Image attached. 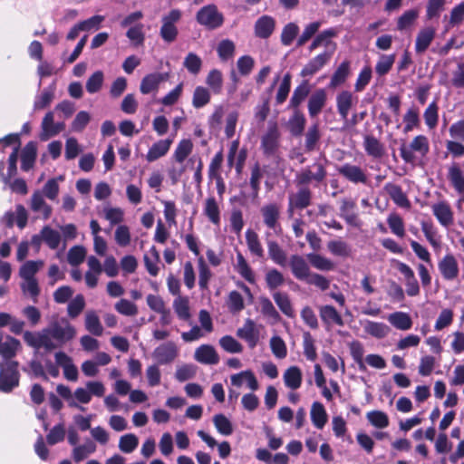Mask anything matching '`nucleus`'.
Returning <instances> with one entry per match:
<instances>
[{"instance_id": "obj_1", "label": "nucleus", "mask_w": 464, "mask_h": 464, "mask_svg": "<svg viewBox=\"0 0 464 464\" xmlns=\"http://www.w3.org/2000/svg\"><path fill=\"white\" fill-rule=\"evenodd\" d=\"M76 336L75 327L66 319L53 320L46 327L37 332L25 331L24 341L31 348L44 349L50 353L63 347Z\"/></svg>"}, {"instance_id": "obj_2", "label": "nucleus", "mask_w": 464, "mask_h": 464, "mask_svg": "<svg viewBox=\"0 0 464 464\" xmlns=\"http://www.w3.org/2000/svg\"><path fill=\"white\" fill-rule=\"evenodd\" d=\"M288 265L293 276L298 281L313 285L322 291L330 287V280L323 275L312 272L309 264L301 255H292L288 259Z\"/></svg>"}, {"instance_id": "obj_3", "label": "nucleus", "mask_w": 464, "mask_h": 464, "mask_svg": "<svg viewBox=\"0 0 464 464\" xmlns=\"http://www.w3.org/2000/svg\"><path fill=\"white\" fill-rule=\"evenodd\" d=\"M326 176L325 166L321 162H314L296 173L295 183L298 186H305L313 182L318 185L325 180Z\"/></svg>"}, {"instance_id": "obj_4", "label": "nucleus", "mask_w": 464, "mask_h": 464, "mask_svg": "<svg viewBox=\"0 0 464 464\" xmlns=\"http://www.w3.org/2000/svg\"><path fill=\"white\" fill-rule=\"evenodd\" d=\"M182 13L179 9H172L161 17L160 35L165 43L170 44L176 41L179 29L177 24L180 21Z\"/></svg>"}, {"instance_id": "obj_5", "label": "nucleus", "mask_w": 464, "mask_h": 464, "mask_svg": "<svg viewBox=\"0 0 464 464\" xmlns=\"http://www.w3.org/2000/svg\"><path fill=\"white\" fill-rule=\"evenodd\" d=\"M197 22L208 30L219 28L224 23V15L217 5H208L201 7L196 14Z\"/></svg>"}, {"instance_id": "obj_6", "label": "nucleus", "mask_w": 464, "mask_h": 464, "mask_svg": "<svg viewBox=\"0 0 464 464\" xmlns=\"http://www.w3.org/2000/svg\"><path fill=\"white\" fill-rule=\"evenodd\" d=\"M17 362H9L5 366L0 362V391L10 392L19 384V372Z\"/></svg>"}, {"instance_id": "obj_7", "label": "nucleus", "mask_w": 464, "mask_h": 464, "mask_svg": "<svg viewBox=\"0 0 464 464\" xmlns=\"http://www.w3.org/2000/svg\"><path fill=\"white\" fill-rule=\"evenodd\" d=\"M179 352V347L173 341H167L157 346L151 356L158 364L167 365L177 359Z\"/></svg>"}, {"instance_id": "obj_8", "label": "nucleus", "mask_w": 464, "mask_h": 464, "mask_svg": "<svg viewBox=\"0 0 464 464\" xmlns=\"http://www.w3.org/2000/svg\"><path fill=\"white\" fill-rule=\"evenodd\" d=\"M312 191L309 188L303 186L295 193H291L288 197L287 213L293 216L295 209H304L311 204Z\"/></svg>"}, {"instance_id": "obj_9", "label": "nucleus", "mask_w": 464, "mask_h": 464, "mask_svg": "<svg viewBox=\"0 0 464 464\" xmlns=\"http://www.w3.org/2000/svg\"><path fill=\"white\" fill-rule=\"evenodd\" d=\"M336 169L341 176L353 184H366L368 181L365 170L357 165L344 163Z\"/></svg>"}, {"instance_id": "obj_10", "label": "nucleus", "mask_w": 464, "mask_h": 464, "mask_svg": "<svg viewBox=\"0 0 464 464\" xmlns=\"http://www.w3.org/2000/svg\"><path fill=\"white\" fill-rule=\"evenodd\" d=\"M264 224L276 233L280 230L279 218L281 208L276 203L264 205L260 209Z\"/></svg>"}, {"instance_id": "obj_11", "label": "nucleus", "mask_w": 464, "mask_h": 464, "mask_svg": "<svg viewBox=\"0 0 464 464\" xmlns=\"http://www.w3.org/2000/svg\"><path fill=\"white\" fill-rule=\"evenodd\" d=\"M30 208L32 211L37 213L39 217L46 220L50 218L53 208L44 200V197L40 190H35L30 199Z\"/></svg>"}, {"instance_id": "obj_12", "label": "nucleus", "mask_w": 464, "mask_h": 464, "mask_svg": "<svg viewBox=\"0 0 464 464\" xmlns=\"http://www.w3.org/2000/svg\"><path fill=\"white\" fill-rule=\"evenodd\" d=\"M280 133L276 123H270L266 134L262 137V148L266 154H273L278 147Z\"/></svg>"}, {"instance_id": "obj_13", "label": "nucleus", "mask_w": 464, "mask_h": 464, "mask_svg": "<svg viewBox=\"0 0 464 464\" xmlns=\"http://www.w3.org/2000/svg\"><path fill=\"white\" fill-rule=\"evenodd\" d=\"M334 49V48H333L330 52H324L323 53H320L312 60H310L302 69L301 76H311L316 73L330 60Z\"/></svg>"}, {"instance_id": "obj_14", "label": "nucleus", "mask_w": 464, "mask_h": 464, "mask_svg": "<svg viewBox=\"0 0 464 464\" xmlns=\"http://www.w3.org/2000/svg\"><path fill=\"white\" fill-rule=\"evenodd\" d=\"M327 93L324 89L314 91L308 100V112L314 118L316 117L326 104Z\"/></svg>"}, {"instance_id": "obj_15", "label": "nucleus", "mask_w": 464, "mask_h": 464, "mask_svg": "<svg viewBox=\"0 0 464 464\" xmlns=\"http://www.w3.org/2000/svg\"><path fill=\"white\" fill-rule=\"evenodd\" d=\"M439 270L446 280H454L459 275V265L452 255H446L439 262Z\"/></svg>"}, {"instance_id": "obj_16", "label": "nucleus", "mask_w": 464, "mask_h": 464, "mask_svg": "<svg viewBox=\"0 0 464 464\" xmlns=\"http://www.w3.org/2000/svg\"><path fill=\"white\" fill-rule=\"evenodd\" d=\"M194 358L200 363L214 365L218 363L219 356L215 348L209 344H202L198 347Z\"/></svg>"}, {"instance_id": "obj_17", "label": "nucleus", "mask_w": 464, "mask_h": 464, "mask_svg": "<svg viewBox=\"0 0 464 464\" xmlns=\"http://www.w3.org/2000/svg\"><path fill=\"white\" fill-rule=\"evenodd\" d=\"M356 203L348 198H343L340 207V216L347 224L358 227L361 225L358 215L355 212Z\"/></svg>"}, {"instance_id": "obj_18", "label": "nucleus", "mask_w": 464, "mask_h": 464, "mask_svg": "<svg viewBox=\"0 0 464 464\" xmlns=\"http://www.w3.org/2000/svg\"><path fill=\"white\" fill-rule=\"evenodd\" d=\"M237 335L247 342L251 348H254L257 344L258 331L256 329V324L251 319H246L244 325L237 329Z\"/></svg>"}, {"instance_id": "obj_19", "label": "nucleus", "mask_w": 464, "mask_h": 464, "mask_svg": "<svg viewBox=\"0 0 464 464\" xmlns=\"http://www.w3.org/2000/svg\"><path fill=\"white\" fill-rule=\"evenodd\" d=\"M168 77V73L160 72H154L146 75L140 82V90L141 93L148 94L158 90L160 83L166 81Z\"/></svg>"}, {"instance_id": "obj_20", "label": "nucleus", "mask_w": 464, "mask_h": 464, "mask_svg": "<svg viewBox=\"0 0 464 464\" xmlns=\"http://www.w3.org/2000/svg\"><path fill=\"white\" fill-rule=\"evenodd\" d=\"M276 20L269 15H262L255 23V34L256 37L266 39L274 32Z\"/></svg>"}, {"instance_id": "obj_21", "label": "nucleus", "mask_w": 464, "mask_h": 464, "mask_svg": "<svg viewBox=\"0 0 464 464\" xmlns=\"http://www.w3.org/2000/svg\"><path fill=\"white\" fill-rule=\"evenodd\" d=\"M433 215L443 227H450L453 223V213L450 205L444 201L432 206Z\"/></svg>"}, {"instance_id": "obj_22", "label": "nucleus", "mask_w": 464, "mask_h": 464, "mask_svg": "<svg viewBox=\"0 0 464 464\" xmlns=\"http://www.w3.org/2000/svg\"><path fill=\"white\" fill-rule=\"evenodd\" d=\"M436 31L432 27H425L421 29L417 36L415 42V51L417 53H423L432 43L435 37Z\"/></svg>"}, {"instance_id": "obj_23", "label": "nucleus", "mask_w": 464, "mask_h": 464, "mask_svg": "<svg viewBox=\"0 0 464 464\" xmlns=\"http://www.w3.org/2000/svg\"><path fill=\"white\" fill-rule=\"evenodd\" d=\"M56 84L53 82L44 89L42 92L35 96L34 102V111H41L47 108L54 99Z\"/></svg>"}, {"instance_id": "obj_24", "label": "nucleus", "mask_w": 464, "mask_h": 464, "mask_svg": "<svg viewBox=\"0 0 464 464\" xmlns=\"http://www.w3.org/2000/svg\"><path fill=\"white\" fill-rule=\"evenodd\" d=\"M171 143L172 140L170 139L160 140L153 143L147 152L146 160L149 162H153L160 158L164 157L169 150Z\"/></svg>"}, {"instance_id": "obj_25", "label": "nucleus", "mask_w": 464, "mask_h": 464, "mask_svg": "<svg viewBox=\"0 0 464 464\" xmlns=\"http://www.w3.org/2000/svg\"><path fill=\"white\" fill-rule=\"evenodd\" d=\"M230 382L233 386L237 388L241 387L245 382L252 391H256L259 387L256 376L249 370L231 375Z\"/></svg>"}, {"instance_id": "obj_26", "label": "nucleus", "mask_w": 464, "mask_h": 464, "mask_svg": "<svg viewBox=\"0 0 464 464\" xmlns=\"http://www.w3.org/2000/svg\"><path fill=\"white\" fill-rule=\"evenodd\" d=\"M63 128V123H54V115L53 111L45 114L42 121V139L46 140L59 133Z\"/></svg>"}, {"instance_id": "obj_27", "label": "nucleus", "mask_w": 464, "mask_h": 464, "mask_svg": "<svg viewBox=\"0 0 464 464\" xmlns=\"http://www.w3.org/2000/svg\"><path fill=\"white\" fill-rule=\"evenodd\" d=\"M384 189L393 202L399 207L404 208H409L411 207L410 200L400 186L393 183H388L385 185Z\"/></svg>"}, {"instance_id": "obj_28", "label": "nucleus", "mask_w": 464, "mask_h": 464, "mask_svg": "<svg viewBox=\"0 0 464 464\" xmlns=\"http://www.w3.org/2000/svg\"><path fill=\"white\" fill-rule=\"evenodd\" d=\"M283 380L287 388L294 391L299 389L303 381V374L300 368L297 366L287 368L283 374Z\"/></svg>"}, {"instance_id": "obj_29", "label": "nucleus", "mask_w": 464, "mask_h": 464, "mask_svg": "<svg viewBox=\"0 0 464 464\" xmlns=\"http://www.w3.org/2000/svg\"><path fill=\"white\" fill-rule=\"evenodd\" d=\"M203 212L212 224L216 226L220 224V208L214 197H208L206 198Z\"/></svg>"}, {"instance_id": "obj_30", "label": "nucleus", "mask_w": 464, "mask_h": 464, "mask_svg": "<svg viewBox=\"0 0 464 464\" xmlns=\"http://www.w3.org/2000/svg\"><path fill=\"white\" fill-rule=\"evenodd\" d=\"M353 104V94L348 91L341 92L336 97L337 111L343 120L347 121L349 111Z\"/></svg>"}, {"instance_id": "obj_31", "label": "nucleus", "mask_w": 464, "mask_h": 464, "mask_svg": "<svg viewBox=\"0 0 464 464\" xmlns=\"http://www.w3.org/2000/svg\"><path fill=\"white\" fill-rule=\"evenodd\" d=\"M21 349V343L19 340L7 335L2 342L0 341V354L5 359H11L16 355V353Z\"/></svg>"}, {"instance_id": "obj_32", "label": "nucleus", "mask_w": 464, "mask_h": 464, "mask_svg": "<svg viewBox=\"0 0 464 464\" xmlns=\"http://www.w3.org/2000/svg\"><path fill=\"white\" fill-rule=\"evenodd\" d=\"M319 312L320 317L325 324L330 325L335 324L339 326H343L344 322L341 314L333 305H323L320 307Z\"/></svg>"}, {"instance_id": "obj_33", "label": "nucleus", "mask_w": 464, "mask_h": 464, "mask_svg": "<svg viewBox=\"0 0 464 464\" xmlns=\"http://www.w3.org/2000/svg\"><path fill=\"white\" fill-rule=\"evenodd\" d=\"M448 178L459 194L464 193V174L457 163L449 167Z\"/></svg>"}, {"instance_id": "obj_34", "label": "nucleus", "mask_w": 464, "mask_h": 464, "mask_svg": "<svg viewBox=\"0 0 464 464\" xmlns=\"http://www.w3.org/2000/svg\"><path fill=\"white\" fill-rule=\"evenodd\" d=\"M84 325L85 329L92 335L101 336L103 334V327L95 311L86 312Z\"/></svg>"}, {"instance_id": "obj_35", "label": "nucleus", "mask_w": 464, "mask_h": 464, "mask_svg": "<svg viewBox=\"0 0 464 464\" xmlns=\"http://www.w3.org/2000/svg\"><path fill=\"white\" fill-rule=\"evenodd\" d=\"M311 420L317 429H323L327 422V413L324 405L319 401H314L311 407Z\"/></svg>"}, {"instance_id": "obj_36", "label": "nucleus", "mask_w": 464, "mask_h": 464, "mask_svg": "<svg viewBox=\"0 0 464 464\" xmlns=\"http://www.w3.org/2000/svg\"><path fill=\"white\" fill-rule=\"evenodd\" d=\"M173 309L179 319L186 322L189 321L191 314L188 297L182 295L177 296L173 301Z\"/></svg>"}, {"instance_id": "obj_37", "label": "nucleus", "mask_w": 464, "mask_h": 464, "mask_svg": "<svg viewBox=\"0 0 464 464\" xmlns=\"http://www.w3.org/2000/svg\"><path fill=\"white\" fill-rule=\"evenodd\" d=\"M273 299L285 315L289 318H293L295 316V311L292 303L286 293L275 292L273 294Z\"/></svg>"}, {"instance_id": "obj_38", "label": "nucleus", "mask_w": 464, "mask_h": 464, "mask_svg": "<svg viewBox=\"0 0 464 464\" xmlns=\"http://www.w3.org/2000/svg\"><path fill=\"white\" fill-rule=\"evenodd\" d=\"M363 147L367 154L373 158H381L384 153L383 145L378 139L372 135H366L364 137Z\"/></svg>"}, {"instance_id": "obj_39", "label": "nucleus", "mask_w": 464, "mask_h": 464, "mask_svg": "<svg viewBox=\"0 0 464 464\" xmlns=\"http://www.w3.org/2000/svg\"><path fill=\"white\" fill-rule=\"evenodd\" d=\"M388 321L395 328L402 331L409 330L412 326L411 316L403 312H395L389 314Z\"/></svg>"}, {"instance_id": "obj_40", "label": "nucleus", "mask_w": 464, "mask_h": 464, "mask_svg": "<svg viewBox=\"0 0 464 464\" xmlns=\"http://www.w3.org/2000/svg\"><path fill=\"white\" fill-rule=\"evenodd\" d=\"M363 329L368 334L379 339L385 337L390 332L389 326L385 324L369 320L363 323Z\"/></svg>"}, {"instance_id": "obj_41", "label": "nucleus", "mask_w": 464, "mask_h": 464, "mask_svg": "<svg viewBox=\"0 0 464 464\" xmlns=\"http://www.w3.org/2000/svg\"><path fill=\"white\" fill-rule=\"evenodd\" d=\"M311 92V86L307 81H303L294 91L290 99V107H298L308 96Z\"/></svg>"}, {"instance_id": "obj_42", "label": "nucleus", "mask_w": 464, "mask_h": 464, "mask_svg": "<svg viewBox=\"0 0 464 464\" xmlns=\"http://www.w3.org/2000/svg\"><path fill=\"white\" fill-rule=\"evenodd\" d=\"M307 258L311 266L320 271H332L335 267L334 263L331 259L319 254H308Z\"/></svg>"}, {"instance_id": "obj_43", "label": "nucleus", "mask_w": 464, "mask_h": 464, "mask_svg": "<svg viewBox=\"0 0 464 464\" xmlns=\"http://www.w3.org/2000/svg\"><path fill=\"white\" fill-rule=\"evenodd\" d=\"M96 451V445L93 441L88 440L84 444L75 446L72 450V459L75 462H80L91 454Z\"/></svg>"}, {"instance_id": "obj_44", "label": "nucleus", "mask_w": 464, "mask_h": 464, "mask_svg": "<svg viewBox=\"0 0 464 464\" xmlns=\"http://www.w3.org/2000/svg\"><path fill=\"white\" fill-rule=\"evenodd\" d=\"M268 255L270 258L278 266H285L287 263V256L285 252L280 247L276 241H269L267 243Z\"/></svg>"}, {"instance_id": "obj_45", "label": "nucleus", "mask_w": 464, "mask_h": 464, "mask_svg": "<svg viewBox=\"0 0 464 464\" xmlns=\"http://www.w3.org/2000/svg\"><path fill=\"white\" fill-rule=\"evenodd\" d=\"M265 281L266 287L270 291H273L285 284V276L276 268H271L266 273Z\"/></svg>"}, {"instance_id": "obj_46", "label": "nucleus", "mask_w": 464, "mask_h": 464, "mask_svg": "<svg viewBox=\"0 0 464 464\" xmlns=\"http://www.w3.org/2000/svg\"><path fill=\"white\" fill-rule=\"evenodd\" d=\"M235 269L244 279L249 283L255 282L254 273L240 252H237V264L235 265Z\"/></svg>"}, {"instance_id": "obj_47", "label": "nucleus", "mask_w": 464, "mask_h": 464, "mask_svg": "<svg viewBox=\"0 0 464 464\" xmlns=\"http://www.w3.org/2000/svg\"><path fill=\"white\" fill-rule=\"evenodd\" d=\"M306 123L305 117L299 111H295L288 121L289 130L293 136L302 135Z\"/></svg>"}, {"instance_id": "obj_48", "label": "nucleus", "mask_w": 464, "mask_h": 464, "mask_svg": "<svg viewBox=\"0 0 464 464\" xmlns=\"http://www.w3.org/2000/svg\"><path fill=\"white\" fill-rule=\"evenodd\" d=\"M22 169L24 171L29 170L34 163L36 158V147L34 142H29L25 145L22 151Z\"/></svg>"}, {"instance_id": "obj_49", "label": "nucleus", "mask_w": 464, "mask_h": 464, "mask_svg": "<svg viewBox=\"0 0 464 464\" xmlns=\"http://www.w3.org/2000/svg\"><path fill=\"white\" fill-rule=\"evenodd\" d=\"M206 84L215 93H220L223 86V75L222 72L218 69H212L207 75Z\"/></svg>"}, {"instance_id": "obj_50", "label": "nucleus", "mask_w": 464, "mask_h": 464, "mask_svg": "<svg viewBox=\"0 0 464 464\" xmlns=\"http://www.w3.org/2000/svg\"><path fill=\"white\" fill-rule=\"evenodd\" d=\"M210 92L204 86H197L193 92L192 105L196 109L206 106L210 102Z\"/></svg>"}, {"instance_id": "obj_51", "label": "nucleus", "mask_w": 464, "mask_h": 464, "mask_svg": "<svg viewBox=\"0 0 464 464\" xmlns=\"http://www.w3.org/2000/svg\"><path fill=\"white\" fill-rule=\"evenodd\" d=\"M246 241L249 251L257 257H263L264 249L261 246L257 234L248 229L246 232Z\"/></svg>"}, {"instance_id": "obj_52", "label": "nucleus", "mask_w": 464, "mask_h": 464, "mask_svg": "<svg viewBox=\"0 0 464 464\" xmlns=\"http://www.w3.org/2000/svg\"><path fill=\"white\" fill-rule=\"evenodd\" d=\"M41 237L51 249H56L61 242L60 233L48 226L41 230Z\"/></svg>"}, {"instance_id": "obj_53", "label": "nucleus", "mask_w": 464, "mask_h": 464, "mask_svg": "<svg viewBox=\"0 0 464 464\" xmlns=\"http://www.w3.org/2000/svg\"><path fill=\"white\" fill-rule=\"evenodd\" d=\"M350 72V63L347 61L343 62L336 69L332 76L329 86L335 88L343 83Z\"/></svg>"}, {"instance_id": "obj_54", "label": "nucleus", "mask_w": 464, "mask_h": 464, "mask_svg": "<svg viewBox=\"0 0 464 464\" xmlns=\"http://www.w3.org/2000/svg\"><path fill=\"white\" fill-rule=\"evenodd\" d=\"M395 54H381L376 65L375 72L379 76L387 74L395 62Z\"/></svg>"}, {"instance_id": "obj_55", "label": "nucleus", "mask_w": 464, "mask_h": 464, "mask_svg": "<svg viewBox=\"0 0 464 464\" xmlns=\"http://www.w3.org/2000/svg\"><path fill=\"white\" fill-rule=\"evenodd\" d=\"M213 423L220 434L229 436L233 433V425L224 414H216L213 417Z\"/></svg>"}, {"instance_id": "obj_56", "label": "nucleus", "mask_w": 464, "mask_h": 464, "mask_svg": "<svg viewBox=\"0 0 464 464\" xmlns=\"http://www.w3.org/2000/svg\"><path fill=\"white\" fill-rule=\"evenodd\" d=\"M44 266V261H27L20 268L19 275L23 279H35L34 276Z\"/></svg>"}, {"instance_id": "obj_57", "label": "nucleus", "mask_w": 464, "mask_h": 464, "mask_svg": "<svg viewBox=\"0 0 464 464\" xmlns=\"http://www.w3.org/2000/svg\"><path fill=\"white\" fill-rule=\"evenodd\" d=\"M192 148L193 144L190 140H180L174 151L173 158L179 164L183 163L186 158L191 153Z\"/></svg>"}, {"instance_id": "obj_58", "label": "nucleus", "mask_w": 464, "mask_h": 464, "mask_svg": "<svg viewBox=\"0 0 464 464\" xmlns=\"http://www.w3.org/2000/svg\"><path fill=\"white\" fill-rule=\"evenodd\" d=\"M369 422L378 429H384L389 426L388 415L382 411H372L366 414Z\"/></svg>"}, {"instance_id": "obj_59", "label": "nucleus", "mask_w": 464, "mask_h": 464, "mask_svg": "<svg viewBox=\"0 0 464 464\" xmlns=\"http://www.w3.org/2000/svg\"><path fill=\"white\" fill-rule=\"evenodd\" d=\"M183 66L193 75L198 74L202 67L201 58L194 53H188L184 58Z\"/></svg>"}, {"instance_id": "obj_60", "label": "nucleus", "mask_w": 464, "mask_h": 464, "mask_svg": "<svg viewBox=\"0 0 464 464\" xmlns=\"http://www.w3.org/2000/svg\"><path fill=\"white\" fill-rule=\"evenodd\" d=\"M139 445V439L133 433L121 436L119 440V449L124 453H131Z\"/></svg>"}, {"instance_id": "obj_61", "label": "nucleus", "mask_w": 464, "mask_h": 464, "mask_svg": "<svg viewBox=\"0 0 464 464\" xmlns=\"http://www.w3.org/2000/svg\"><path fill=\"white\" fill-rule=\"evenodd\" d=\"M419 16V11L410 9L405 11L397 20V30L403 31L411 26Z\"/></svg>"}, {"instance_id": "obj_62", "label": "nucleus", "mask_w": 464, "mask_h": 464, "mask_svg": "<svg viewBox=\"0 0 464 464\" xmlns=\"http://www.w3.org/2000/svg\"><path fill=\"white\" fill-rule=\"evenodd\" d=\"M227 305L230 312L238 313L245 308L244 298L237 291H231L228 295Z\"/></svg>"}, {"instance_id": "obj_63", "label": "nucleus", "mask_w": 464, "mask_h": 464, "mask_svg": "<svg viewBox=\"0 0 464 464\" xmlns=\"http://www.w3.org/2000/svg\"><path fill=\"white\" fill-rule=\"evenodd\" d=\"M126 36L135 46L142 45L145 40V34L143 32V24H138L131 26L126 33Z\"/></svg>"}, {"instance_id": "obj_64", "label": "nucleus", "mask_w": 464, "mask_h": 464, "mask_svg": "<svg viewBox=\"0 0 464 464\" xmlns=\"http://www.w3.org/2000/svg\"><path fill=\"white\" fill-rule=\"evenodd\" d=\"M387 223L394 235L400 237L404 236V223L402 218L397 213H391L388 216Z\"/></svg>"}]
</instances>
